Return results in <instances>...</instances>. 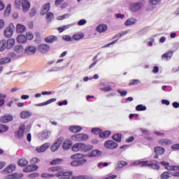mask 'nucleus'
<instances>
[{"label":"nucleus","mask_w":179,"mask_h":179,"mask_svg":"<svg viewBox=\"0 0 179 179\" xmlns=\"http://www.w3.org/2000/svg\"><path fill=\"white\" fill-rule=\"evenodd\" d=\"M131 166H141V167H145L147 166L148 167H150V169H153L154 170H159L160 169V166L158 165L157 162L155 160L150 161H135L133 162Z\"/></svg>","instance_id":"1"},{"label":"nucleus","mask_w":179,"mask_h":179,"mask_svg":"<svg viewBox=\"0 0 179 179\" xmlns=\"http://www.w3.org/2000/svg\"><path fill=\"white\" fill-rule=\"evenodd\" d=\"M72 141L76 142H86L89 140V135L85 134H77L71 136Z\"/></svg>","instance_id":"2"},{"label":"nucleus","mask_w":179,"mask_h":179,"mask_svg":"<svg viewBox=\"0 0 179 179\" xmlns=\"http://www.w3.org/2000/svg\"><path fill=\"white\" fill-rule=\"evenodd\" d=\"M26 129V126L24 124L22 123L18 130L15 132V138H17V139H23V136H24V131Z\"/></svg>","instance_id":"3"},{"label":"nucleus","mask_w":179,"mask_h":179,"mask_svg":"<svg viewBox=\"0 0 179 179\" xmlns=\"http://www.w3.org/2000/svg\"><path fill=\"white\" fill-rule=\"evenodd\" d=\"M101 92H113V87H115L113 83H101Z\"/></svg>","instance_id":"4"},{"label":"nucleus","mask_w":179,"mask_h":179,"mask_svg":"<svg viewBox=\"0 0 179 179\" xmlns=\"http://www.w3.org/2000/svg\"><path fill=\"white\" fill-rule=\"evenodd\" d=\"M73 172H64L61 171L58 173H56V177H58L59 179H72L73 178Z\"/></svg>","instance_id":"5"},{"label":"nucleus","mask_w":179,"mask_h":179,"mask_svg":"<svg viewBox=\"0 0 179 179\" xmlns=\"http://www.w3.org/2000/svg\"><path fill=\"white\" fill-rule=\"evenodd\" d=\"M13 30H15V25L13 23H10L8 27L4 31V36L9 38L13 36Z\"/></svg>","instance_id":"6"},{"label":"nucleus","mask_w":179,"mask_h":179,"mask_svg":"<svg viewBox=\"0 0 179 179\" xmlns=\"http://www.w3.org/2000/svg\"><path fill=\"white\" fill-rule=\"evenodd\" d=\"M104 147L106 149L113 150V149H117V148H118V143L110 140L105 142Z\"/></svg>","instance_id":"7"},{"label":"nucleus","mask_w":179,"mask_h":179,"mask_svg":"<svg viewBox=\"0 0 179 179\" xmlns=\"http://www.w3.org/2000/svg\"><path fill=\"white\" fill-rule=\"evenodd\" d=\"M64 141V138H59L57 139L55 143L50 147V149L52 152H57L58 149H59V147L62 144V141Z\"/></svg>","instance_id":"8"},{"label":"nucleus","mask_w":179,"mask_h":179,"mask_svg":"<svg viewBox=\"0 0 179 179\" xmlns=\"http://www.w3.org/2000/svg\"><path fill=\"white\" fill-rule=\"evenodd\" d=\"M37 51V48L36 46L29 45L24 50L25 54L27 55H34L36 54V52Z\"/></svg>","instance_id":"9"},{"label":"nucleus","mask_w":179,"mask_h":179,"mask_svg":"<svg viewBox=\"0 0 179 179\" xmlns=\"http://www.w3.org/2000/svg\"><path fill=\"white\" fill-rule=\"evenodd\" d=\"M24 51V48L22 45H17L14 47V52L15 54L19 55V57H22L23 52Z\"/></svg>","instance_id":"10"},{"label":"nucleus","mask_w":179,"mask_h":179,"mask_svg":"<svg viewBox=\"0 0 179 179\" xmlns=\"http://www.w3.org/2000/svg\"><path fill=\"white\" fill-rule=\"evenodd\" d=\"M38 50L39 52L45 54L48 51H50V45L47 44H41L38 46Z\"/></svg>","instance_id":"11"},{"label":"nucleus","mask_w":179,"mask_h":179,"mask_svg":"<svg viewBox=\"0 0 179 179\" xmlns=\"http://www.w3.org/2000/svg\"><path fill=\"white\" fill-rule=\"evenodd\" d=\"M141 8H142V3H133L130 5V9L132 10V12H138V10H141Z\"/></svg>","instance_id":"12"},{"label":"nucleus","mask_w":179,"mask_h":179,"mask_svg":"<svg viewBox=\"0 0 179 179\" xmlns=\"http://www.w3.org/2000/svg\"><path fill=\"white\" fill-rule=\"evenodd\" d=\"M48 148H50V143H46L39 147H37L36 150L38 153H43V152H45Z\"/></svg>","instance_id":"13"},{"label":"nucleus","mask_w":179,"mask_h":179,"mask_svg":"<svg viewBox=\"0 0 179 179\" xmlns=\"http://www.w3.org/2000/svg\"><path fill=\"white\" fill-rule=\"evenodd\" d=\"M33 115V113L29 110H22L20 113V118L22 120H27V118H30Z\"/></svg>","instance_id":"14"},{"label":"nucleus","mask_w":179,"mask_h":179,"mask_svg":"<svg viewBox=\"0 0 179 179\" xmlns=\"http://www.w3.org/2000/svg\"><path fill=\"white\" fill-rule=\"evenodd\" d=\"M55 101H57V99L56 98H52L50 99H48V101L41 103H36L35 104V106L36 107H43L44 106H48V104H51V103H55Z\"/></svg>","instance_id":"15"},{"label":"nucleus","mask_w":179,"mask_h":179,"mask_svg":"<svg viewBox=\"0 0 179 179\" xmlns=\"http://www.w3.org/2000/svg\"><path fill=\"white\" fill-rule=\"evenodd\" d=\"M173 54H174V52H173L172 50H169L168 52L162 55V59L170 61V59L173 58Z\"/></svg>","instance_id":"16"},{"label":"nucleus","mask_w":179,"mask_h":179,"mask_svg":"<svg viewBox=\"0 0 179 179\" xmlns=\"http://www.w3.org/2000/svg\"><path fill=\"white\" fill-rule=\"evenodd\" d=\"M51 135V132L48 130H44L43 132L39 134V138L42 141H45V139H48Z\"/></svg>","instance_id":"17"},{"label":"nucleus","mask_w":179,"mask_h":179,"mask_svg":"<svg viewBox=\"0 0 179 179\" xmlns=\"http://www.w3.org/2000/svg\"><path fill=\"white\" fill-rule=\"evenodd\" d=\"M38 169V166L36 165L32 164L29 165L27 167H25L23 170L24 173H31V171H36Z\"/></svg>","instance_id":"18"},{"label":"nucleus","mask_w":179,"mask_h":179,"mask_svg":"<svg viewBox=\"0 0 179 179\" xmlns=\"http://www.w3.org/2000/svg\"><path fill=\"white\" fill-rule=\"evenodd\" d=\"M10 121H13V116L10 115H5L0 118V122H2L3 124H6V122H9Z\"/></svg>","instance_id":"19"},{"label":"nucleus","mask_w":179,"mask_h":179,"mask_svg":"<svg viewBox=\"0 0 179 179\" xmlns=\"http://www.w3.org/2000/svg\"><path fill=\"white\" fill-rule=\"evenodd\" d=\"M82 127L80 126H71L69 129V131L70 132H72L73 134H78L82 131Z\"/></svg>","instance_id":"20"},{"label":"nucleus","mask_w":179,"mask_h":179,"mask_svg":"<svg viewBox=\"0 0 179 179\" xmlns=\"http://www.w3.org/2000/svg\"><path fill=\"white\" fill-rule=\"evenodd\" d=\"M92 149H93V145L89 144L87 145L84 143H82L81 152H90V150H92Z\"/></svg>","instance_id":"21"},{"label":"nucleus","mask_w":179,"mask_h":179,"mask_svg":"<svg viewBox=\"0 0 179 179\" xmlns=\"http://www.w3.org/2000/svg\"><path fill=\"white\" fill-rule=\"evenodd\" d=\"M71 148H72V141H71L69 140H65L63 143L62 148L64 150H68L71 149Z\"/></svg>","instance_id":"22"},{"label":"nucleus","mask_w":179,"mask_h":179,"mask_svg":"<svg viewBox=\"0 0 179 179\" xmlns=\"http://www.w3.org/2000/svg\"><path fill=\"white\" fill-rule=\"evenodd\" d=\"M101 155V151L99 150H93L91 152L88 153L86 155L87 157H96L97 156H100Z\"/></svg>","instance_id":"23"},{"label":"nucleus","mask_w":179,"mask_h":179,"mask_svg":"<svg viewBox=\"0 0 179 179\" xmlns=\"http://www.w3.org/2000/svg\"><path fill=\"white\" fill-rule=\"evenodd\" d=\"M158 143L159 145H161V146H166L167 145H171L172 142L171 140L167 138H162L158 141Z\"/></svg>","instance_id":"24"},{"label":"nucleus","mask_w":179,"mask_h":179,"mask_svg":"<svg viewBox=\"0 0 179 179\" xmlns=\"http://www.w3.org/2000/svg\"><path fill=\"white\" fill-rule=\"evenodd\" d=\"M71 150L73 152H82V143H76L73 146Z\"/></svg>","instance_id":"25"},{"label":"nucleus","mask_w":179,"mask_h":179,"mask_svg":"<svg viewBox=\"0 0 179 179\" xmlns=\"http://www.w3.org/2000/svg\"><path fill=\"white\" fill-rule=\"evenodd\" d=\"M85 37V34L78 32L76 33L73 35V41H79V40H82Z\"/></svg>","instance_id":"26"},{"label":"nucleus","mask_w":179,"mask_h":179,"mask_svg":"<svg viewBox=\"0 0 179 179\" xmlns=\"http://www.w3.org/2000/svg\"><path fill=\"white\" fill-rule=\"evenodd\" d=\"M22 8L23 12H29V9H30V2L27 0H24Z\"/></svg>","instance_id":"27"},{"label":"nucleus","mask_w":179,"mask_h":179,"mask_svg":"<svg viewBox=\"0 0 179 179\" xmlns=\"http://www.w3.org/2000/svg\"><path fill=\"white\" fill-rule=\"evenodd\" d=\"M15 170H16V166L12 164L9 165L7 168L4 169L3 171L4 173H13Z\"/></svg>","instance_id":"28"},{"label":"nucleus","mask_w":179,"mask_h":179,"mask_svg":"<svg viewBox=\"0 0 179 179\" xmlns=\"http://www.w3.org/2000/svg\"><path fill=\"white\" fill-rule=\"evenodd\" d=\"M22 177H23L22 173H13L6 176V179L22 178Z\"/></svg>","instance_id":"29"},{"label":"nucleus","mask_w":179,"mask_h":179,"mask_svg":"<svg viewBox=\"0 0 179 179\" xmlns=\"http://www.w3.org/2000/svg\"><path fill=\"white\" fill-rule=\"evenodd\" d=\"M57 40H58V38H57L55 36H50L45 38V41L48 43H55V41H57Z\"/></svg>","instance_id":"30"},{"label":"nucleus","mask_w":179,"mask_h":179,"mask_svg":"<svg viewBox=\"0 0 179 179\" xmlns=\"http://www.w3.org/2000/svg\"><path fill=\"white\" fill-rule=\"evenodd\" d=\"M164 152H166V149H164L163 147H155V153H156V155H164Z\"/></svg>","instance_id":"31"},{"label":"nucleus","mask_w":179,"mask_h":179,"mask_svg":"<svg viewBox=\"0 0 179 179\" xmlns=\"http://www.w3.org/2000/svg\"><path fill=\"white\" fill-rule=\"evenodd\" d=\"M73 26H75V23L69 24L67 25H64L62 27L57 28V30L58 31H59V33H62V31H64V30H68V29H70V27H72Z\"/></svg>","instance_id":"32"},{"label":"nucleus","mask_w":179,"mask_h":179,"mask_svg":"<svg viewBox=\"0 0 179 179\" xmlns=\"http://www.w3.org/2000/svg\"><path fill=\"white\" fill-rule=\"evenodd\" d=\"M48 10H50V3H48L43 6L41 15H44L48 13Z\"/></svg>","instance_id":"33"},{"label":"nucleus","mask_w":179,"mask_h":179,"mask_svg":"<svg viewBox=\"0 0 179 179\" xmlns=\"http://www.w3.org/2000/svg\"><path fill=\"white\" fill-rule=\"evenodd\" d=\"M83 157H86V155L80 153H76L71 156V159H72V160H76L78 159H83Z\"/></svg>","instance_id":"34"},{"label":"nucleus","mask_w":179,"mask_h":179,"mask_svg":"<svg viewBox=\"0 0 179 179\" xmlns=\"http://www.w3.org/2000/svg\"><path fill=\"white\" fill-rule=\"evenodd\" d=\"M27 164H29V161L24 158H22L18 161V166L20 167H25Z\"/></svg>","instance_id":"35"},{"label":"nucleus","mask_w":179,"mask_h":179,"mask_svg":"<svg viewBox=\"0 0 179 179\" xmlns=\"http://www.w3.org/2000/svg\"><path fill=\"white\" fill-rule=\"evenodd\" d=\"M128 162L125 161H119L117 164V166L115 167V170H120V169H122V167L127 166Z\"/></svg>","instance_id":"36"},{"label":"nucleus","mask_w":179,"mask_h":179,"mask_svg":"<svg viewBox=\"0 0 179 179\" xmlns=\"http://www.w3.org/2000/svg\"><path fill=\"white\" fill-rule=\"evenodd\" d=\"M17 33H24L26 31V27L24 25L18 24L16 27Z\"/></svg>","instance_id":"37"},{"label":"nucleus","mask_w":179,"mask_h":179,"mask_svg":"<svg viewBox=\"0 0 179 179\" xmlns=\"http://www.w3.org/2000/svg\"><path fill=\"white\" fill-rule=\"evenodd\" d=\"M107 30V25L106 24H100L96 27V31L99 33H104Z\"/></svg>","instance_id":"38"},{"label":"nucleus","mask_w":179,"mask_h":179,"mask_svg":"<svg viewBox=\"0 0 179 179\" xmlns=\"http://www.w3.org/2000/svg\"><path fill=\"white\" fill-rule=\"evenodd\" d=\"M7 45H6V40H2L0 41V52H3L6 50Z\"/></svg>","instance_id":"39"},{"label":"nucleus","mask_w":179,"mask_h":179,"mask_svg":"<svg viewBox=\"0 0 179 179\" xmlns=\"http://www.w3.org/2000/svg\"><path fill=\"white\" fill-rule=\"evenodd\" d=\"M12 61V59L10 57H6L0 59V65H5V64H9Z\"/></svg>","instance_id":"40"},{"label":"nucleus","mask_w":179,"mask_h":179,"mask_svg":"<svg viewBox=\"0 0 179 179\" xmlns=\"http://www.w3.org/2000/svg\"><path fill=\"white\" fill-rule=\"evenodd\" d=\"M136 23V20L135 18H129L125 22L126 26H132Z\"/></svg>","instance_id":"41"},{"label":"nucleus","mask_w":179,"mask_h":179,"mask_svg":"<svg viewBox=\"0 0 179 179\" xmlns=\"http://www.w3.org/2000/svg\"><path fill=\"white\" fill-rule=\"evenodd\" d=\"M8 57L10 58L11 59H17V58H20V57L19 56V55H17V53H15V52H10L8 54Z\"/></svg>","instance_id":"42"},{"label":"nucleus","mask_w":179,"mask_h":179,"mask_svg":"<svg viewBox=\"0 0 179 179\" xmlns=\"http://www.w3.org/2000/svg\"><path fill=\"white\" fill-rule=\"evenodd\" d=\"M6 45L8 50L12 48V47L15 45V39L13 38L8 39V41H6Z\"/></svg>","instance_id":"43"},{"label":"nucleus","mask_w":179,"mask_h":179,"mask_svg":"<svg viewBox=\"0 0 179 179\" xmlns=\"http://www.w3.org/2000/svg\"><path fill=\"white\" fill-rule=\"evenodd\" d=\"M17 43H26L27 38L24 35H19L17 37Z\"/></svg>","instance_id":"44"},{"label":"nucleus","mask_w":179,"mask_h":179,"mask_svg":"<svg viewBox=\"0 0 179 179\" xmlns=\"http://www.w3.org/2000/svg\"><path fill=\"white\" fill-rule=\"evenodd\" d=\"M97 55H95L92 61H94L89 66V69H93V68L94 66H96V65L97 64V62H99V60H97Z\"/></svg>","instance_id":"45"},{"label":"nucleus","mask_w":179,"mask_h":179,"mask_svg":"<svg viewBox=\"0 0 179 179\" xmlns=\"http://www.w3.org/2000/svg\"><path fill=\"white\" fill-rule=\"evenodd\" d=\"M46 20L48 23H50L51 21L54 20V13L49 12L46 15Z\"/></svg>","instance_id":"46"},{"label":"nucleus","mask_w":179,"mask_h":179,"mask_svg":"<svg viewBox=\"0 0 179 179\" xmlns=\"http://www.w3.org/2000/svg\"><path fill=\"white\" fill-rule=\"evenodd\" d=\"M122 138V135L121 134H116L113 136L112 139L115 141L116 142H121V139Z\"/></svg>","instance_id":"47"},{"label":"nucleus","mask_w":179,"mask_h":179,"mask_svg":"<svg viewBox=\"0 0 179 179\" xmlns=\"http://www.w3.org/2000/svg\"><path fill=\"white\" fill-rule=\"evenodd\" d=\"M64 162V159H61V158H56L55 159H53L51 162L50 164L52 166L54 164H62Z\"/></svg>","instance_id":"48"},{"label":"nucleus","mask_w":179,"mask_h":179,"mask_svg":"<svg viewBox=\"0 0 179 179\" xmlns=\"http://www.w3.org/2000/svg\"><path fill=\"white\" fill-rule=\"evenodd\" d=\"M23 1L24 0H15V5L17 9H22V7L23 6Z\"/></svg>","instance_id":"49"},{"label":"nucleus","mask_w":179,"mask_h":179,"mask_svg":"<svg viewBox=\"0 0 179 179\" xmlns=\"http://www.w3.org/2000/svg\"><path fill=\"white\" fill-rule=\"evenodd\" d=\"M110 135H111V131H105L99 134L100 138H108Z\"/></svg>","instance_id":"50"},{"label":"nucleus","mask_w":179,"mask_h":179,"mask_svg":"<svg viewBox=\"0 0 179 179\" xmlns=\"http://www.w3.org/2000/svg\"><path fill=\"white\" fill-rule=\"evenodd\" d=\"M171 176V172L165 171L161 175V178H162V179L170 178Z\"/></svg>","instance_id":"51"},{"label":"nucleus","mask_w":179,"mask_h":179,"mask_svg":"<svg viewBox=\"0 0 179 179\" xmlns=\"http://www.w3.org/2000/svg\"><path fill=\"white\" fill-rule=\"evenodd\" d=\"M11 10H12V6L10 4H8L5 10L4 15L9 16V15H10Z\"/></svg>","instance_id":"52"},{"label":"nucleus","mask_w":179,"mask_h":179,"mask_svg":"<svg viewBox=\"0 0 179 179\" xmlns=\"http://www.w3.org/2000/svg\"><path fill=\"white\" fill-rule=\"evenodd\" d=\"M146 106H143L142 104H139L137 106H136V111H146Z\"/></svg>","instance_id":"53"},{"label":"nucleus","mask_w":179,"mask_h":179,"mask_svg":"<svg viewBox=\"0 0 179 179\" xmlns=\"http://www.w3.org/2000/svg\"><path fill=\"white\" fill-rule=\"evenodd\" d=\"M62 69H64V68L59 66H53L48 70V72H59V71Z\"/></svg>","instance_id":"54"},{"label":"nucleus","mask_w":179,"mask_h":179,"mask_svg":"<svg viewBox=\"0 0 179 179\" xmlns=\"http://www.w3.org/2000/svg\"><path fill=\"white\" fill-rule=\"evenodd\" d=\"M9 127L5 125V124H0V134H3V132H6V131H8Z\"/></svg>","instance_id":"55"},{"label":"nucleus","mask_w":179,"mask_h":179,"mask_svg":"<svg viewBox=\"0 0 179 179\" xmlns=\"http://www.w3.org/2000/svg\"><path fill=\"white\" fill-rule=\"evenodd\" d=\"M72 179H93V178L89 176H73Z\"/></svg>","instance_id":"56"},{"label":"nucleus","mask_w":179,"mask_h":179,"mask_svg":"<svg viewBox=\"0 0 179 179\" xmlns=\"http://www.w3.org/2000/svg\"><path fill=\"white\" fill-rule=\"evenodd\" d=\"M166 170H169L170 171H178L179 170L178 166H169L166 167Z\"/></svg>","instance_id":"57"},{"label":"nucleus","mask_w":179,"mask_h":179,"mask_svg":"<svg viewBox=\"0 0 179 179\" xmlns=\"http://www.w3.org/2000/svg\"><path fill=\"white\" fill-rule=\"evenodd\" d=\"M128 33V31H124L121 33H118L117 34H116L113 38H121V37H123L124 36H125V34H127Z\"/></svg>","instance_id":"58"},{"label":"nucleus","mask_w":179,"mask_h":179,"mask_svg":"<svg viewBox=\"0 0 179 179\" xmlns=\"http://www.w3.org/2000/svg\"><path fill=\"white\" fill-rule=\"evenodd\" d=\"M71 14H64L63 15L58 16L57 17V20H64V19H68V17H70Z\"/></svg>","instance_id":"59"},{"label":"nucleus","mask_w":179,"mask_h":179,"mask_svg":"<svg viewBox=\"0 0 179 179\" xmlns=\"http://www.w3.org/2000/svg\"><path fill=\"white\" fill-rule=\"evenodd\" d=\"M62 38L63 40H64V41H69V42L73 41V37H71L69 35H64L62 36Z\"/></svg>","instance_id":"60"},{"label":"nucleus","mask_w":179,"mask_h":179,"mask_svg":"<svg viewBox=\"0 0 179 179\" xmlns=\"http://www.w3.org/2000/svg\"><path fill=\"white\" fill-rule=\"evenodd\" d=\"M141 83V80H132L129 82V86H134V85H138Z\"/></svg>","instance_id":"61"},{"label":"nucleus","mask_w":179,"mask_h":179,"mask_svg":"<svg viewBox=\"0 0 179 179\" xmlns=\"http://www.w3.org/2000/svg\"><path fill=\"white\" fill-rule=\"evenodd\" d=\"M25 37L27 40H33V38H34V36L33 35V33L27 32Z\"/></svg>","instance_id":"62"},{"label":"nucleus","mask_w":179,"mask_h":179,"mask_svg":"<svg viewBox=\"0 0 179 179\" xmlns=\"http://www.w3.org/2000/svg\"><path fill=\"white\" fill-rule=\"evenodd\" d=\"M140 130L141 131L142 134H143V135H150V131L147 129L141 128Z\"/></svg>","instance_id":"63"},{"label":"nucleus","mask_w":179,"mask_h":179,"mask_svg":"<svg viewBox=\"0 0 179 179\" xmlns=\"http://www.w3.org/2000/svg\"><path fill=\"white\" fill-rule=\"evenodd\" d=\"M86 23H87V21L85 19H82L80 21H78V26H85V24H86Z\"/></svg>","instance_id":"64"}]
</instances>
